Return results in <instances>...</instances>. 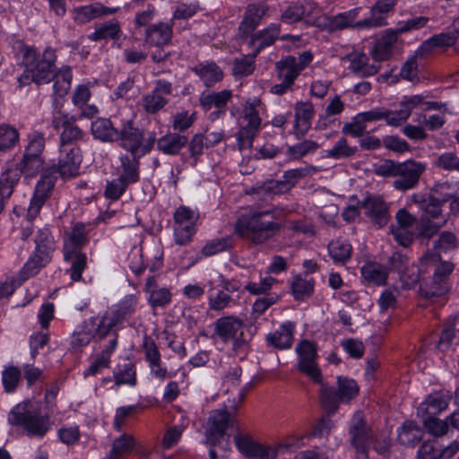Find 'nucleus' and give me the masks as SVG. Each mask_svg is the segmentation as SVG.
<instances>
[{"instance_id": "f257e3e1", "label": "nucleus", "mask_w": 459, "mask_h": 459, "mask_svg": "<svg viewBox=\"0 0 459 459\" xmlns=\"http://www.w3.org/2000/svg\"><path fill=\"white\" fill-rule=\"evenodd\" d=\"M426 169V163L412 159L403 162L385 160L376 167V173L381 177L395 178L393 183L394 187L405 192L418 186L420 177Z\"/></svg>"}, {"instance_id": "f03ea898", "label": "nucleus", "mask_w": 459, "mask_h": 459, "mask_svg": "<svg viewBox=\"0 0 459 459\" xmlns=\"http://www.w3.org/2000/svg\"><path fill=\"white\" fill-rule=\"evenodd\" d=\"M279 230L273 213L267 210L242 216L236 224V232L254 243L260 244L271 238Z\"/></svg>"}, {"instance_id": "7ed1b4c3", "label": "nucleus", "mask_w": 459, "mask_h": 459, "mask_svg": "<svg viewBox=\"0 0 459 459\" xmlns=\"http://www.w3.org/2000/svg\"><path fill=\"white\" fill-rule=\"evenodd\" d=\"M54 52L46 50L42 56L37 55L32 48H25L23 51L24 73L19 77L21 85L29 84L30 82L36 84L48 83L54 76Z\"/></svg>"}, {"instance_id": "20e7f679", "label": "nucleus", "mask_w": 459, "mask_h": 459, "mask_svg": "<svg viewBox=\"0 0 459 459\" xmlns=\"http://www.w3.org/2000/svg\"><path fill=\"white\" fill-rule=\"evenodd\" d=\"M8 421L22 427L28 435L43 437L49 429L48 417L41 415L40 407L30 401L18 403L8 415Z\"/></svg>"}, {"instance_id": "39448f33", "label": "nucleus", "mask_w": 459, "mask_h": 459, "mask_svg": "<svg viewBox=\"0 0 459 459\" xmlns=\"http://www.w3.org/2000/svg\"><path fill=\"white\" fill-rule=\"evenodd\" d=\"M85 243V228L82 224H75L64 245L65 260L71 263L69 269L70 278L74 281H79L82 273L86 267V256L80 252L81 247Z\"/></svg>"}, {"instance_id": "423d86ee", "label": "nucleus", "mask_w": 459, "mask_h": 459, "mask_svg": "<svg viewBox=\"0 0 459 459\" xmlns=\"http://www.w3.org/2000/svg\"><path fill=\"white\" fill-rule=\"evenodd\" d=\"M319 384L321 385L319 401L321 406L328 413H334L338 410L341 402L348 403L359 393V387L356 382L348 377H337V391L323 381Z\"/></svg>"}, {"instance_id": "0eeeda50", "label": "nucleus", "mask_w": 459, "mask_h": 459, "mask_svg": "<svg viewBox=\"0 0 459 459\" xmlns=\"http://www.w3.org/2000/svg\"><path fill=\"white\" fill-rule=\"evenodd\" d=\"M260 101L257 100H247L243 107L242 121L237 133L238 146L240 151L252 146L253 140L261 126V118L256 107Z\"/></svg>"}, {"instance_id": "6e6552de", "label": "nucleus", "mask_w": 459, "mask_h": 459, "mask_svg": "<svg viewBox=\"0 0 459 459\" xmlns=\"http://www.w3.org/2000/svg\"><path fill=\"white\" fill-rule=\"evenodd\" d=\"M118 139L121 140L123 148L129 151L134 156H142L150 152L155 142L152 134L144 138L142 131L134 127L131 121H127L118 130Z\"/></svg>"}, {"instance_id": "1a4fd4ad", "label": "nucleus", "mask_w": 459, "mask_h": 459, "mask_svg": "<svg viewBox=\"0 0 459 459\" xmlns=\"http://www.w3.org/2000/svg\"><path fill=\"white\" fill-rule=\"evenodd\" d=\"M420 264L421 267H433L434 269L433 286L426 290V296L435 297L445 294L447 290L445 279L452 273L454 269L453 264L440 262L439 255H437L427 254L420 258Z\"/></svg>"}, {"instance_id": "9d476101", "label": "nucleus", "mask_w": 459, "mask_h": 459, "mask_svg": "<svg viewBox=\"0 0 459 459\" xmlns=\"http://www.w3.org/2000/svg\"><path fill=\"white\" fill-rule=\"evenodd\" d=\"M36 254L28 261L21 271L20 276L25 281L30 276L35 275L40 267L48 262L51 252L53 251V243L50 239V234L48 230H40L36 238Z\"/></svg>"}, {"instance_id": "9b49d317", "label": "nucleus", "mask_w": 459, "mask_h": 459, "mask_svg": "<svg viewBox=\"0 0 459 459\" xmlns=\"http://www.w3.org/2000/svg\"><path fill=\"white\" fill-rule=\"evenodd\" d=\"M238 409H229L226 401L223 408L211 412L208 420L206 437L209 442L214 444L218 437H222L229 428L234 426Z\"/></svg>"}, {"instance_id": "f8f14e48", "label": "nucleus", "mask_w": 459, "mask_h": 459, "mask_svg": "<svg viewBox=\"0 0 459 459\" xmlns=\"http://www.w3.org/2000/svg\"><path fill=\"white\" fill-rule=\"evenodd\" d=\"M242 370L240 368H232L225 377L223 386L224 393L228 396L226 406L229 409H238L243 403L247 392L249 390L251 383L243 385L241 382Z\"/></svg>"}, {"instance_id": "ddd939ff", "label": "nucleus", "mask_w": 459, "mask_h": 459, "mask_svg": "<svg viewBox=\"0 0 459 459\" xmlns=\"http://www.w3.org/2000/svg\"><path fill=\"white\" fill-rule=\"evenodd\" d=\"M296 351L299 355V370L307 376L315 383H321L323 377L321 370L316 361V345L310 341L303 340L296 347Z\"/></svg>"}, {"instance_id": "4468645a", "label": "nucleus", "mask_w": 459, "mask_h": 459, "mask_svg": "<svg viewBox=\"0 0 459 459\" xmlns=\"http://www.w3.org/2000/svg\"><path fill=\"white\" fill-rule=\"evenodd\" d=\"M56 177L53 171L47 170L38 181L33 197L28 208L27 216L29 220L34 219L39 212L42 205L49 197L55 186Z\"/></svg>"}, {"instance_id": "2eb2a0df", "label": "nucleus", "mask_w": 459, "mask_h": 459, "mask_svg": "<svg viewBox=\"0 0 459 459\" xmlns=\"http://www.w3.org/2000/svg\"><path fill=\"white\" fill-rule=\"evenodd\" d=\"M174 235L176 243L183 246L188 243L194 233V226L197 220L195 212L186 206H180L174 214Z\"/></svg>"}, {"instance_id": "dca6fc26", "label": "nucleus", "mask_w": 459, "mask_h": 459, "mask_svg": "<svg viewBox=\"0 0 459 459\" xmlns=\"http://www.w3.org/2000/svg\"><path fill=\"white\" fill-rule=\"evenodd\" d=\"M452 400V393L446 390L433 392L419 405L417 414L419 417L437 415L447 409Z\"/></svg>"}, {"instance_id": "f3484780", "label": "nucleus", "mask_w": 459, "mask_h": 459, "mask_svg": "<svg viewBox=\"0 0 459 459\" xmlns=\"http://www.w3.org/2000/svg\"><path fill=\"white\" fill-rule=\"evenodd\" d=\"M82 161L81 153L76 147H63L60 151L58 171L62 178H70L79 174Z\"/></svg>"}, {"instance_id": "a211bd4d", "label": "nucleus", "mask_w": 459, "mask_h": 459, "mask_svg": "<svg viewBox=\"0 0 459 459\" xmlns=\"http://www.w3.org/2000/svg\"><path fill=\"white\" fill-rule=\"evenodd\" d=\"M232 97V92L230 90H223L221 91H208L203 92L200 96V105L204 110H210L215 108L217 110L210 114L212 120L219 118L221 114L223 113V108Z\"/></svg>"}, {"instance_id": "6ab92c4d", "label": "nucleus", "mask_w": 459, "mask_h": 459, "mask_svg": "<svg viewBox=\"0 0 459 459\" xmlns=\"http://www.w3.org/2000/svg\"><path fill=\"white\" fill-rule=\"evenodd\" d=\"M366 210V215L371 221L381 228L389 221L388 206L381 196L373 195L367 197L361 204Z\"/></svg>"}, {"instance_id": "aec40b11", "label": "nucleus", "mask_w": 459, "mask_h": 459, "mask_svg": "<svg viewBox=\"0 0 459 459\" xmlns=\"http://www.w3.org/2000/svg\"><path fill=\"white\" fill-rule=\"evenodd\" d=\"M244 327L243 321L234 316L221 317L214 324L215 333L224 342L236 339L238 335H243Z\"/></svg>"}, {"instance_id": "412c9836", "label": "nucleus", "mask_w": 459, "mask_h": 459, "mask_svg": "<svg viewBox=\"0 0 459 459\" xmlns=\"http://www.w3.org/2000/svg\"><path fill=\"white\" fill-rule=\"evenodd\" d=\"M351 444L354 448L368 447L373 437L371 429L368 426L360 412H356L350 427Z\"/></svg>"}, {"instance_id": "4be33fe9", "label": "nucleus", "mask_w": 459, "mask_h": 459, "mask_svg": "<svg viewBox=\"0 0 459 459\" xmlns=\"http://www.w3.org/2000/svg\"><path fill=\"white\" fill-rule=\"evenodd\" d=\"M22 169L18 164H12L2 173L0 178V212L4 208V200L8 199L14 186L19 182Z\"/></svg>"}, {"instance_id": "5701e85b", "label": "nucleus", "mask_w": 459, "mask_h": 459, "mask_svg": "<svg viewBox=\"0 0 459 459\" xmlns=\"http://www.w3.org/2000/svg\"><path fill=\"white\" fill-rule=\"evenodd\" d=\"M22 169L18 164H12L2 173L0 178V212L4 208V200L8 199L14 186L19 182Z\"/></svg>"}, {"instance_id": "b1692460", "label": "nucleus", "mask_w": 459, "mask_h": 459, "mask_svg": "<svg viewBox=\"0 0 459 459\" xmlns=\"http://www.w3.org/2000/svg\"><path fill=\"white\" fill-rule=\"evenodd\" d=\"M411 200L414 204H417L420 208L423 211L426 215L425 219L441 221L442 219H447L448 215L443 213L442 204L437 198L429 196L427 199L419 194H414L411 196Z\"/></svg>"}, {"instance_id": "393cba45", "label": "nucleus", "mask_w": 459, "mask_h": 459, "mask_svg": "<svg viewBox=\"0 0 459 459\" xmlns=\"http://www.w3.org/2000/svg\"><path fill=\"white\" fill-rule=\"evenodd\" d=\"M144 290L148 294V301L152 307H163L171 301L169 290L160 287L154 276L147 279Z\"/></svg>"}, {"instance_id": "a878e982", "label": "nucleus", "mask_w": 459, "mask_h": 459, "mask_svg": "<svg viewBox=\"0 0 459 459\" xmlns=\"http://www.w3.org/2000/svg\"><path fill=\"white\" fill-rule=\"evenodd\" d=\"M395 0H378L371 8V16L358 22L359 28L380 27L385 24L383 14L387 13L394 5Z\"/></svg>"}, {"instance_id": "bb28decb", "label": "nucleus", "mask_w": 459, "mask_h": 459, "mask_svg": "<svg viewBox=\"0 0 459 459\" xmlns=\"http://www.w3.org/2000/svg\"><path fill=\"white\" fill-rule=\"evenodd\" d=\"M316 11L315 3L303 0L289 6L281 14V20L289 24L312 15Z\"/></svg>"}, {"instance_id": "cd10ccee", "label": "nucleus", "mask_w": 459, "mask_h": 459, "mask_svg": "<svg viewBox=\"0 0 459 459\" xmlns=\"http://www.w3.org/2000/svg\"><path fill=\"white\" fill-rule=\"evenodd\" d=\"M396 30H387L375 44L371 51L372 57L377 62L387 60L392 55V48L397 40Z\"/></svg>"}, {"instance_id": "c85d7f7f", "label": "nucleus", "mask_w": 459, "mask_h": 459, "mask_svg": "<svg viewBox=\"0 0 459 459\" xmlns=\"http://www.w3.org/2000/svg\"><path fill=\"white\" fill-rule=\"evenodd\" d=\"M267 6L264 4H252L247 8L244 21L241 22L239 30L245 34H249L255 30L261 18L265 14Z\"/></svg>"}, {"instance_id": "c756f323", "label": "nucleus", "mask_w": 459, "mask_h": 459, "mask_svg": "<svg viewBox=\"0 0 459 459\" xmlns=\"http://www.w3.org/2000/svg\"><path fill=\"white\" fill-rule=\"evenodd\" d=\"M172 35L171 27L165 23L150 26L145 34V41L151 46L160 48L167 45Z\"/></svg>"}, {"instance_id": "7c9ffc66", "label": "nucleus", "mask_w": 459, "mask_h": 459, "mask_svg": "<svg viewBox=\"0 0 459 459\" xmlns=\"http://www.w3.org/2000/svg\"><path fill=\"white\" fill-rule=\"evenodd\" d=\"M360 272L367 282L377 286L385 284L388 271L385 265L376 262H368L361 267Z\"/></svg>"}, {"instance_id": "2f4dec72", "label": "nucleus", "mask_w": 459, "mask_h": 459, "mask_svg": "<svg viewBox=\"0 0 459 459\" xmlns=\"http://www.w3.org/2000/svg\"><path fill=\"white\" fill-rule=\"evenodd\" d=\"M117 9L118 8L106 7L101 4L96 3L76 9L74 20L79 23H85L98 16L115 13Z\"/></svg>"}, {"instance_id": "473e14b6", "label": "nucleus", "mask_w": 459, "mask_h": 459, "mask_svg": "<svg viewBox=\"0 0 459 459\" xmlns=\"http://www.w3.org/2000/svg\"><path fill=\"white\" fill-rule=\"evenodd\" d=\"M393 269L396 270L401 274V280L407 287L413 286L419 280L420 274L412 272L411 274L407 273L408 259L406 256L400 253H394L389 258Z\"/></svg>"}, {"instance_id": "72a5a7b5", "label": "nucleus", "mask_w": 459, "mask_h": 459, "mask_svg": "<svg viewBox=\"0 0 459 459\" xmlns=\"http://www.w3.org/2000/svg\"><path fill=\"white\" fill-rule=\"evenodd\" d=\"M187 143V137L178 134H168L158 140V149L165 154L176 155Z\"/></svg>"}, {"instance_id": "f704fd0d", "label": "nucleus", "mask_w": 459, "mask_h": 459, "mask_svg": "<svg viewBox=\"0 0 459 459\" xmlns=\"http://www.w3.org/2000/svg\"><path fill=\"white\" fill-rule=\"evenodd\" d=\"M293 329L292 323L283 324L279 330L267 336L268 343L277 349L290 348L293 341Z\"/></svg>"}, {"instance_id": "c9c22d12", "label": "nucleus", "mask_w": 459, "mask_h": 459, "mask_svg": "<svg viewBox=\"0 0 459 459\" xmlns=\"http://www.w3.org/2000/svg\"><path fill=\"white\" fill-rule=\"evenodd\" d=\"M93 135L103 141L112 142L118 139V130L114 128L111 121L107 118H98L91 124Z\"/></svg>"}, {"instance_id": "e433bc0d", "label": "nucleus", "mask_w": 459, "mask_h": 459, "mask_svg": "<svg viewBox=\"0 0 459 459\" xmlns=\"http://www.w3.org/2000/svg\"><path fill=\"white\" fill-rule=\"evenodd\" d=\"M135 446V440L133 436L124 434L113 442L108 459H122L132 452Z\"/></svg>"}, {"instance_id": "4c0bfd02", "label": "nucleus", "mask_w": 459, "mask_h": 459, "mask_svg": "<svg viewBox=\"0 0 459 459\" xmlns=\"http://www.w3.org/2000/svg\"><path fill=\"white\" fill-rule=\"evenodd\" d=\"M195 72L200 76L201 80L207 87L221 81L223 77L222 71L213 63L199 65L195 68Z\"/></svg>"}, {"instance_id": "58836bf2", "label": "nucleus", "mask_w": 459, "mask_h": 459, "mask_svg": "<svg viewBox=\"0 0 459 459\" xmlns=\"http://www.w3.org/2000/svg\"><path fill=\"white\" fill-rule=\"evenodd\" d=\"M279 77L293 84L300 71L297 68V58L294 56H287L286 58L276 63Z\"/></svg>"}, {"instance_id": "ea45409f", "label": "nucleus", "mask_w": 459, "mask_h": 459, "mask_svg": "<svg viewBox=\"0 0 459 459\" xmlns=\"http://www.w3.org/2000/svg\"><path fill=\"white\" fill-rule=\"evenodd\" d=\"M138 156H123L121 157V168L119 178L127 185L134 183L138 179Z\"/></svg>"}, {"instance_id": "a19ab883", "label": "nucleus", "mask_w": 459, "mask_h": 459, "mask_svg": "<svg viewBox=\"0 0 459 459\" xmlns=\"http://www.w3.org/2000/svg\"><path fill=\"white\" fill-rule=\"evenodd\" d=\"M135 304L136 297L134 295L126 296L109 313L119 323L134 313Z\"/></svg>"}, {"instance_id": "79ce46f5", "label": "nucleus", "mask_w": 459, "mask_h": 459, "mask_svg": "<svg viewBox=\"0 0 459 459\" xmlns=\"http://www.w3.org/2000/svg\"><path fill=\"white\" fill-rule=\"evenodd\" d=\"M313 23L320 28L328 30H342L347 27H351L345 18L343 13H340L333 17L320 16L313 21Z\"/></svg>"}, {"instance_id": "37998d69", "label": "nucleus", "mask_w": 459, "mask_h": 459, "mask_svg": "<svg viewBox=\"0 0 459 459\" xmlns=\"http://www.w3.org/2000/svg\"><path fill=\"white\" fill-rule=\"evenodd\" d=\"M55 79L54 92L59 97L67 94L70 90L72 81V72L69 67H63L56 74L54 73Z\"/></svg>"}, {"instance_id": "c03bdc74", "label": "nucleus", "mask_w": 459, "mask_h": 459, "mask_svg": "<svg viewBox=\"0 0 459 459\" xmlns=\"http://www.w3.org/2000/svg\"><path fill=\"white\" fill-rule=\"evenodd\" d=\"M328 251L335 263H344L351 254V246L341 240L332 241L328 246Z\"/></svg>"}, {"instance_id": "a18cd8bd", "label": "nucleus", "mask_w": 459, "mask_h": 459, "mask_svg": "<svg viewBox=\"0 0 459 459\" xmlns=\"http://www.w3.org/2000/svg\"><path fill=\"white\" fill-rule=\"evenodd\" d=\"M319 148V144L316 141L305 140L293 146H290L287 154L292 160H299L304 156L315 152Z\"/></svg>"}, {"instance_id": "49530a36", "label": "nucleus", "mask_w": 459, "mask_h": 459, "mask_svg": "<svg viewBox=\"0 0 459 459\" xmlns=\"http://www.w3.org/2000/svg\"><path fill=\"white\" fill-rule=\"evenodd\" d=\"M121 30L117 22H108L102 24L90 36L92 40L116 39L119 38Z\"/></svg>"}, {"instance_id": "de8ad7c7", "label": "nucleus", "mask_w": 459, "mask_h": 459, "mask_svg": "<svg viewBox=\"0 0 459 459\" xmlns=\"http://www.w3.org/2000/svg\"><path fill=\"white\" fill-rule=\"evenodd\" d=\"M420 418L422 419L424 428L429 434L435 437H441L446 434L448 430L446 421L437 418L436 415H428Z\"/></svg>"}, {"instance_id": "09e8293b", "label": "nucleus", "mask_w": 459, "mask_h": 459, "mask_svg": "<svg viewBox=\"0 0 459 459\" xmlns=\"http://www.w3.org/2000/svg\"><path fill=\"white\" fill-rule=\"evenodd\" d=\"M357 148L355 146L349 145L345 138H341L333 145L332 149L327 151L325 157L338 159H346L355 154Z\"/></svg>"}, {"instance_id": "8fccbe9b", "label": "nucleus", "mask_w": 459, "mask_h": 459, "mask_svg": "<svg viewBox=\"0 0 459 459\" xmlns=\"http://www.w3.org/2000/svg\"><path fill=\"white\" fill-rule=\"evenodd\" d=\"M313 289L314 282L312 280L303 279L299 275L293 278L291 290L296 299H302L305 297H309L313 292Z\"/></svg>"}, {"instance_id": "3c124183", "label": "nucleus", "mask_w": 459, "mask_h": 459, "mask_svg": "<svg viewBox=\"0 0 459 459\" xmlns=\"http://www.w3.org/2000/svg\"><path fill=\"white\" fill-rule=\"evenodd\" d=\"M398 438L400 442L404 445L419 442L421 439L420 429L415 423L411 421L406 422L401 428L398 433Z\"/></svg>"}, {"instance_id": "603ef678", "label": "nucleus", "mask_w": 459, "mask_h": 459, "mask_svg": "<svg viewBox=\"0 0 459 459\" xmlns=\"http://www.w3.org/2000/svg\"><path fill=\"white\" fill-rule=\"evenodd\" d=\"M279 27L277 25H272L252 39L251 43L257 44L256 52H258L260 48L273 44L279 36Z\"/></svg>"}, {"instance_id": "864d4df0", "label": "nucleus", "mask_w": 459, "mask_h": 459, "mask_svg": "<svg viewBox=\"0 0 459 459\" xmlns=\"http://www.w3.org/2000/svg\"><path fill=\"white\" fill-rule=\"evenodd\" d=\"M457 317H450L445 324V328L441 333L437 348L440 351L448 349L452 343V341L455 335V325Z\"/></svg>"}, {"instance_id": "5fc2aeb1", "label": "nucleus", "mask_w": 459, "mask_h": 459, "mask_svg": "<svg viewBox=\"0 0 459 459\" xmlns=\"http://www.w3.org/2000/svg\"><path fill=\"white\" fill-rule=\"evenodd\" d=\"M90 324L96 326L95 333L100 338L105 337L117 322L109 312H107L100 319L93 318Z\"/></svg>"}, {"instance_id": "6e6d98bb", "label": "nucleus", "mask_w": 459, "mask_h": 459, "mask_svg": "<svg viewBox=\"0 0 459 459\" xmlns=\"http://www.w3.org/2000/svg\"><path fill=\"white\" fill-rule=\"evenodd\" d=\"M459 242L456 235L451 231H443L434 242V248L438 251L455 250L458 247Z\"/></svg>"}, {"instance_id": "4d7b16f0", "label": "nucleus", "mask_w": 459, "mask_h": 459, "mask_svg": "<svg viewBox=\"0 0 459 459\" xmlns=\"http://www.w3.org/2000/svg\"><path fill=\"white\" fill-rule=\"evenodd\" d=\"M17 131L6 125L0 126V152L12 148L18 141Z\"/></svg>"}, {"instance_id": "13d9d810", "label": "nucleus", "mask_w": 459, "mask_h": 459, "mask_svg": "<svg viewBox=\"0 0 459 459\" xmlns=\"http://www.w3.org/2000/svg\"><path fill=\"white\" fill-rule=\"evenodd\" d=\"M316 170L317 169L314 166L297 168L285 171L283 178L287 185H290V188L291 189L299 179L303 178L311 173L316 172Z\"/></svg>"}, {"instance_id": "bf43d9fd", "label": "nucleus", "mask_w": 459, "mask_h": 459, "mask_svg": "<svg viewBox=\"0 0 459 459\" xmlns=\"http://www.w3.org/2000/svg\"><path fill=\"white\" fill-rule=\"evenodd\" d=\"M447 219L441 221H432L429 219H421V225L420 230V236L429 239L436 235L438 230L446 224Z\"/></svg>"}, {"instance_id": "052dcab7", "label": "nucleus", "mask_w": 459, "mask_h": 459, "mask_svg": "<svg viewBox=\"0 0 459 459\" xmlns=\"http://www.w3.org/2000/svg\"><path fill=\"white\" fill-rule=\"evenodd\" d=\"M230 247L231 241L229 238L212 239L203 247L202 253L206 256H210L225 251Z\"/></svg>"}, {"instance_id": "680f3d73", "label": "nucleus", "mask_w": 459, "mask_h": 459, "mask_svg": "<svg viewBox=\"0 0 459 459\" xmlns=\"http://www.w3.org/2000/svg\"><path fill=\"white\" fill-rule=\"evenodd\" d=\"M43 163L42 157L27 158L23 156L22 162L17 164L22 169V173H25L28 177H32L42 169Z\"/></svg>"}, {"instance_id": "e2e57ef3", "label": "nucleus", "mask_w": 459, "mask_h": 459, "mask_svg": "<svg viewBox=\"0 0 459 459\" xmlns=\"http://www.w3.org/2000/svg\"><path fill=\"white\" fill-rule=\"evenodd\" d=\"M82 131L73 124L65 125L63 133L61 134V148L71 147L70 143L77 142L82 138Z\"/></svg>"}, {"instance_id": "0e129e2a", "label": "nucleus", "mask_w": 459, "mask_h": 459, "mask_svg": "<svg viewBox=\"0 0 459 459\" xmlns=\"http://www.w3.org/2000/svg\"><path fill=\"white\" fill-rule=\"evenodd\" d=\"M452 186L448 182L436 183L430 189V197L437 198L439 202L445 204L453 196Z\"/></svg>"}, {"instance_id": "69168bd1", "label": "nucleus", "mask_w": 459, "mask_h": 459, "mask_svg": "<svg viewBox=\"0 0 459 459\" xmlns=\"http://www.w3.org/2000/svg\"><path fill=\"white\" fill-rule=\"evenodd\" d=\"M385 117L383 119L386 121L389 126H399L405 122L410 117V111L408 108L401 107L399 110L393 111L384 108Z\"/></svg>"}, {"instance_id": "338daca9", "label": "nucleus", "mask_w": 459, "mask_h": 459, "mask_svg": "<svg viewBox=\"0 0 459 459\" xmlns=\"http://www.w3.org/2000/svg\"><path fill=\"white\" fill-rule=\"evenodd\" d=\"M166 100L157 91L147 94L143 99V107L148 113H155L164 107Z\"/></svg>"}, {"instance_id": "774afa93", "label": "nucleus", "mask_w": 459, "mask_h": 459, "mask_svg": "<svg viewBox=\"0 0 459 459\" xmlns=\"http://www.w3.org/2000/svg\"><path fill=\"white\" fill-rule=\"evenodd\" d=\"M247 456L255 459H275L277 448L255 443Z\"/></svg>"}]
</instances>
